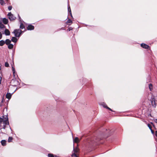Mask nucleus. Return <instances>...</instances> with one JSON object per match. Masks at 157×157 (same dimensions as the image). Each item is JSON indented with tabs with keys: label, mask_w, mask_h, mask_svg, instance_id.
I'll list each match as a JSON object with an SVG mask.
<instances>
[{
	"label": "nucleus",
	"mask_w": 157,
	"mask_h": 157,
	"mask_svg": "<svg viewBox=\"0 0 157 157\" xmlns=\"http://www.w3.org/2000/svg\"><path fill=\"white\" fill-rule=\"evenodd\" d=\"M34 26L32 25H29L27 27V29L28 30H33L34 29Z\"/></svg>",
	"instance_id": "obj_6"
},
{
	"label": "nucleus",
	"mask_w": 157,
	"mask_h": 157,
	"mask_svg": "<svg viewBox=\"0 0 157 157\" xmlns=\"http://www.w3.org/2000/svg\"><path fill=\"white\" fill-rule=\"evenodd\" d=\"M107 109L111 111L112 112H114V111H113V110H112L110 108L108 107H107Z\"/></svg>",
	"instance_id": "obj_34"
},
{
	"label": "nucleus",
	"mask_w": 157,
	"mask_h": 157,
	"mask_svg": "<svg viewBox=\"0 0 157 157\" xmlns=\"http://www.w3.org/2000/svg\"><path fill=\"white\" fill-rule=\"evenodd\" d=\"M23 32L24 31H22L21 29H14L12 33L14 34V36L16 37L19 38Z\"/></svg>",
	"instance_id": "obj_1"
},
{
	"label": "nucleus",
	"mask_w": 157,
	"mask_h": 157,
	"mask_svg": "<svg viewBox=\"0 0 157 157\" xmlns=\"http://www.w3.org/2000/svg\"><path fill=\"white\" fill-rule=\"evenodd\" d=\"M7 16L8 17L10 21H12L15 20L16 17L12 14L11 12H9L7 14Z\"/></svg>",
	"instance_id": "obj_2"
},
{
	"label": "nucleus",
	"mask_w": 157,
	"mask_h": 157,
	"mask_svg": "<svg viewBox=\"0 0 157 157\" xmlns=\"http://www.w3.org/2000/svg\"><path fill=\"white\" fill-rule=\"evenodd\" d=\"M15 91H14L13 92L12 94H11L10 93H8L6 95V98L8 99L9 100L10 99L11 97L12 96V94L15 92Z\"/></svg>",
	"instance_id": "obj_5"
},
{
	"label": "nucleus",
	"mask_w": 157,
	"mask_h": 157,
	"mask_svg": "<svg viewBox=\"0 0 157 157\" xmlns=\"http://www.w3.org/2000/svg\"><path fill=\"white\" fill-rule=\"evenodd\" d=\"M149 88L150 90H151L152 89V84L150 83L149 84Z\"/></svg>",
	"instance_id": "obj_23"
},
{
	"label": "nucleus",
	"mask_w": 157,
	"mask_h": 157,
	"mask_svg": "<svg viewBox=\"0 0 157 157\" xmlns=\"http://www.w3.org/2000/svg\"><path fill=\"white\" fill-rule=\"evenodd\" d=\"M6 120L3 121L4 125H6L9 124V122L8 121V119L7 116H6L5 118Z\"/></svg>",
	"instance_id": "obj_4"
},
{
	"label": "nucleus",
	"mask_w": 157,
	"mask_h": 157,
	"mask_svg": "<svg viewBox=\"0 0 157 157\" xmlns=\"http://www.w3.org/2000/svg\"><path fill=\"white\" fill-rule=\"evenodd\" d=\"M1 142L3 146H5L6 145V141L5 140H2Z\"/></svg>",
	"instance_id": "obj_13"
},
{
	"label": "nucleus",
	"mask_w": 157,
	"mask_h": 157,
	"mask_svg": "<svg viewBox=\"0 0 157 157\" xmlns=\"http://www.w3.org/2000/svg\"><path fill=\"white\" fill-rule=\"evenodd\" d=\"M2 22L5 24H7L8 23V20L6 18H4L2 19Z\"/></svg>",
	"instance_id": "obj_11"
},
{
	"label": "nucleus",
	"mask_w": 157,
	"mask_h": 157,
	"mask_svg": "<svg viewBox=\"0 0 157 157\" xmlns=\"http://www.w3.org/2000/svg\"><path fill=\"white\" fill-rule=\"evenodd\" d=\"M74 142L77 143L79 142L78 138L77 137H76L73 140Z\"/></svg>",
	"instance_id": "obj_16"
},
{
	"label": "nucleus",
	"mask_w": 157,
	"mask_h": 157,
	"mask_svg": "<svg viewBox=\"0 0 157 157\" xmlns=\"http://www.w3.org/2000/svg\"><path fill=\"white\" fill-rule=\"evenodd\" d=\"M107 131V129H106V130H105L106 132V131Z\"/></svg>",
	"instance_id": "obj_46"
},
{
	"label": "nucleus",
	"mask_w": 157,
	"mask_h": 157,
	"mask_svg": "<svg viewBox=\"0 0 157 157\" xmlns=\"http://www.w3.org/2000/svg\"><path fill=\"white\" fill-rule=\"evenodd\" d=\"M13 138L12 137H9L8 139V142H12Z\"/></svg>",
	"instance_id": "obj_22"
},
{
	"label": "nucleus",
	"mask_w": 157,
	"mask_h": 157,
	"mask_svg": "<svg viewBox=\"0 0 157 157\" xmlns=\"http://www.w3.org/2000/svg\"><path fill=\"white\" fill-rule=\"evenodd\" d=\"M147 126L150 130L151 129V127L150 124H148Z\"/></svg>",
	"instance_id": "obj_33"
},
{
	"label": "nucleus",
	"mask_w": 157,
	"mask_h": 157,
	"mask_svg": "<svg viewBox=\"0 0 157 157\" xmlns=\"http://www.w3.org/2000/svg\"><path fill=\"white\" fill-rule=\"evenodd\" d=\"M18 81L15 79H13L10 82L11 84L14 86H16L18 84Z\"/></svg>",
	"instance_id": "obj_3"
},
{
	"label": "nucleus",
	"mask_w": 157,
	"mask_h": 157,
	"mask_svg": "<svg viewBox=\"0 0 157 157\" xmlns=\"http://www.w3.org/2000/svg\"><path fill=\"white\" fill-rule=\"evenodd\" d=\"M79 151V149L77 147H76L75 148L73 147V151L74 152V153H75V154L77 153Z\"/></svg>",
	"instance_id": "obj_9"
},
{
	"label": "nucleus",
	"mask_w": 157,
	"mask_h": 157,
	"mask_svg": "<svg viewBox=\"0 0 157 157\" xmlns=\"http://www.w3.org/2000/svg\"><path fill=\"white\" fill-rule=\"evenodd\" d=\"M54 155L53 154L51 153H48V157H54Z\"/></svg>",
	"instance_id": "obj_24"
},
{
	"label": "nucleus",
	"mask_w": 157,
	"mask_h": 157,
	"mask_svg": "<svg viewBox=\"0 0 157 157\" xmlns=\"http://www.w3.org/2000/svg\"><path fill=\"white\" fill-rule=\"evenodd\" d=\"M1 65L0 64V71L1 70Z\"/></svg>",
	"instance_id": "obj_43"
},
{
	"label": "nucleus",
	"mask_w": 157,
	"mask_h": 157,
	"mask_svg": "<svg viewBox=\"0 0 157 157\" xmlns=\"http://www.w3.org/2000/svg\"><path fill=\"white\" fill-rule=\"evenodd\" d=\"M101 138H100V139L98 138L97 140H96L95 141H92L91 143H92V144H94V142L97 143L98 141L99 140H101Z\"/></svg>",
	"instance_id": "obj_25"
},
{
	"label": "nucleus",
	"mask_w": 157,
	"mask_h": 157,
	"mask_svg": "<svg viewBox=\"0 0 157 157\" xmlns=\"http://www.w3.org/2000/svg\"><path fill=\"white\" fill-rule=\"evenodd\" d=\"M18 17H19V21L20 22V23H21V22H22L21 18V17H20L19 14H18Z\"/></svg>",
	"instance_id": "obj_32"
},
{
	"label": "nucleus",
	"mask_w": 157,
	"mask_h": 157,
	"mask_svg": "<svg viewBox=\"0 0 157 157\" xmlns=\"http://www.w3.org/2000/svg\"><path fill=\"white\" fill-rule=\"evenodd\" d=\"M13 44H10L9 45H8V48L9 49H12L13 48Z\"/></svg>",
	"instance_id": "obj_15"
},
{
	"label": "nucleus",
	"mask_w": 157,
	"mask_h": 157,
	"mask_svg": "<svg viewBox=\"0 0 157 157\" xmlns=\"http://www.w3.org/2000/svg\"><path fill=\"white\" fill-rule=\"evenodd\" d=\"M72 23V21L70 19H68V20L67 21V22H66V23L67 24L69 23Z\"/></svg>",
	"instance_id": "obj_27"
},
{
	"label": "nucleus",
	"mask_w": 157,
	"mask_h": 157,
	"mask_svg": "<svg viewBox=\"0 0 157 157\" xmlns=\"http://www.w3.org/2000/svg\"><path fill=\"white\" fill-rule=\"evenodd\" d=\"M141 46L142 48L145 49H148L149 46L145 44L142 43L141 44Z\"/></svg>",
	"instance_id": "obj_7"
},
{
	"label": "nucleus",
	"mask_w": 157,
	"mask_h": 157,
	"mask_svg": "<svg viewBox=\"0 0 157 157\" xmlns=\"http://www.w3.org/2000/svg\"><path fill=\"white\" fill-rule=\"evenodd\" d=\"M5 66L6 67H8L9 66V64L7 62H6L5 63Z\"/></svg>",
	"instance_id": "obj_29"
},
{
	"label": "nucleus",
	"mask_w": 157,
	"mask_h": 157,
	"mask_svg": "<svg viewBox=\"0 0 157 157\" xmlns=\"http://www.w3.org/2000/svg\"><path fill=\"white\" fill-rule=\"evenodd\" d=\"M0 3L1 5H3L5 4V3L3 0H0Z\"/></svg>",
	"instance_id": "obj_28"
},
{
	"label": "nucleus",
	"mask_w": 157,
	"mask_h": 157,
	"mask_svg": "<svg viewBox=\"0 0 157 157\" xmlns=\"http://www.w3.org/2000/svg\"><path fill=\"white\" fill-rule=\"evenodd\" d=\"M5 128H6V125H4L3 126V128L4 129H5Z\"/></svg>",
	"instance_id": "obj_41"
},
{
	"label": "nucleus",
	"mask_w": 157,
	"mask_h": 157,
	"mask_svg": "<svg viewBox=\"0 0 157 157\" xmlns=\"http://www.w3.org/2000/svg\"><path fill=\"white\" fill-rule=\"evenodd\" d=\"M150 130L151 131V133L152 134H153L154 133V131H153L152 129H151Z\"/></svg>",
	"instance_id": "obj_39"
},
{
	"label": "nucleus",
	"mask_w": 157,
	"mask_h": 157,
	"mask_svg": "<svg viewBox=\"0 0 157 157\" xmlns=\"http://www.w3.org/2000/svg\"><path fill=\"white\" fill-rule=\"evenodd\" d=\"M5 44V41L3 40H1L0 41V46H2Z\"/></svg>",
	"instance_id": "obj_18"
},
{
	"label": "nucleus",
	"mask_w": 157,
	"mask_h": 157,
	"mask_svg": "<svg viewBox=\"0 0 157 157\" xmlns=\"http://www.w3.org/2000/svg\"><path fill=\"white\" fill-rule=\"evenodd\" d=\"M155 135L157 137V131H156L155 132Z\"/></svg>",
	"instance_id": "obj_37"
},
{
	"label": "nucleus",
	"mask_w": 157,
	"mask_h": 157,
	"mask_svg": "<svg viewBox=\"0 0 157 157\" xmlns=\"http://www.w3.org/2000/svg\"><path fill=\"white\" fill-rule=\"evenodd\" d=\"M12 70L13 71V75L14 76H15V70L14 68L13 67V66L12 65Z\"/></svg>",
	"instance_id": "obj_21"
},
{
	"label": "nucleus",
	"mask_w": 157,
	"mask_h": 157,
	"mask_svg": "<svg viewBox=\"0 0 157 157\" xmlns=\"http://www.w3.org/2000/svg\"><path fill=\"white\" fill-rule=\"evenodd\" d=\"M20 28L21 29H23L25 28V26H24L23 24L22 23V22H21V23H20Z\"/></svg>",
	"instance_id": "obj_20"
},
{
	"label": "nucleus",
	"mask_w": 157,
	"mask_h": 157,
	"mask_svg": "<svg viewBox=\"0 0 157 157\" xmlns=\"http://www.w3.org/2000/svg\"><path fill=\"white\" fill-rule=\"evenodd\" d=\"M3 28H5V26L1 22H0V29Z\"/></svg>",
	"instance_id": "obj_17"
},
{
	"label": "nucleus",
	"mask_w": 157,
	"mask_h": 157,
	"mask_svg": "<svg viewBox=\"0 0 157 157\" xmlns=\"http://www.w3.org/2000/svg\"><path fill=\"white\" fill-rule=\"evenodd\" d=\"M61 29H63V30H64V29L63 28H62Z\"/></svg>",
	"instance_id": "obj_45"
},
{
	"label": "nucleus",
	"mask_w": 157,
	"mask_h": 157,
	"mask_svg": "<svg viewBox=\"0 0 157 157\" xmlns=\"http://www.w3.org/2000/svg\"><path fill=\"white\" fill-rule=\"evenodd\" d=\"M2 35L1 32H0V39L2 38Z\"/></svg>",
	"instance_id": "obj_36"
},
{
	"label": "nucleus",
	"mask_w": 157,
	"mask_h": 157,
	"mask_svg": "<svg viewBox=\"0 0 157 157\" xmlns=\"http://www.w3.org/2000/svg\"><path fill=\"white\" fill-rule=\"evenodd\" d=\"M5 33L6 36H9L10 34V32L7 29H5Z\"/></svg>",
	"instance_id": "obj_10"
},
{
	"label": "nucleus",
	"mask_w": 157,
	"mask_h": 157,
	"mask_svg": "<svg viewBox=\"0 0 157 157\" xmlns=\"http://www.w3.org/2000/svg\"><path fill=\"white\" fill-rule=\"evenodd\" d=\"M72 29H73V28H71V27H69V28L68 29V30L69 31H70L71 30H72Z\"/></svg>",
	"instance_id": "obj_35"
},
{
	"label": "nucleus",
	"mask_w": 157,
	"mask_h": 157,
	"mask_svg": "<svg viewBox=\"0 0 157 157\" xmlns=\"http://www.w3.org/2000/svg\"><path fill=\"white\" fill-rule=\"evenodd\" d=\"M15 36L14 37H12L11 39V41H12L15 43H16L17 41V39Z\"/></svg>",
	"instance_id": "obj_8"
},
{
	"label": "nucleus",
	"mask_w": 157,
	"mask_h": 157,
	"mask_svg": "<svg viewBox=\"0 0 157 157\" xmlns=\"http://www.w3.org/2000/svg\"><path fill=\"white\" fill-rule=\"evenodd\" d=\"M54 157H60V156L57 155H55Z\"/></svg>",
	"instance_id": "obj_42"
},
{
	"label": "nucleus",
	"mask_w": 157,
	"mask_h": 157,
	"mask_svg": "<svg viewBox=\"0 0 157 157\" xmlns=\"http://www.w3.org/2000/svg\"><path fill=\"white\" fill-rule=\"evenodd\" d=\"M2 102H3V100H2Z\"/></svg>",
	"instance_id": "obj_47"
},
{
	"label": "nucleus",
	"mask_w": 157,
	"mask_h": 157,
	"mask_svg": "<svg viewBox=\"0 0 157 157\" xmlns=\"http://www.w3.org/2000/svg\"><path fill=\"white\" fill-rule=\"evenodd\" d=\"M5 41V44H6L7 45H8L9 44H10L11 42V40H10L9 39H6Z\"/></svg>",
	"instance_id": "obj_12"
},
{
	"label": "nucleus",
	"mask_w": 157,
	"mask_h": 157,
	"mask_svg": "<svg viewBox=\"0 0 157 157\" xmlns=\"http://www.w3.org/2000/svg\"><path fill=\"white\" fill-rule=\"evenodd\" d=\"M1 80H2V77L1 76H0V84L1 83Z\"/></svg>",
	"instance_id": "obj_38"
},
{
	"label": "nucleus",
	"mask_w": 157,
	"mask_h": 157,
	"mask_svg": "<svg viewBox=\"0 0 157 157\" xmlns=\"http://www.w3.org/2000/svg\"><path fill=\"white\" fill-rule=\"evenodd\" d=\"M72 157H78L76 154L75 153H72L71 155Z\"/></svg>",
	"instance_id": "obj_26"
},
{
	"label": "nucleus",
	"mask_w": 157,
	"mask_h": 157,
	"mask_svg": "<svg viewBox=\"0 0 157 157\" xmlns=\"http://www.w3.org/2000/svg\"><path fill=\"white\" fill-rule=\"evenodd\" d=\"M155 123H157V119H155Z\"/></svg>",
	"instance_id": "obj_40"
},
{
	"label": "nucleus",
	"mask_w": 157,
	"mask_h": 157,
	"mask_svg": "<svg viewBox=\"0 0 157 157\" xmlns=\"http://www.w3.org/2000/svg\"><path fill=\"white\" fill-rule=\"evenodd\" d=\"M68 10L69 13V14H70V15L71 16V17H72V14L71 13V8H70V7L68 5Z\"/></svg>",
	"instance_id": "obj_14"
},
{
	"label": "nucleus",
	"mask_w": 157,
	"mask_h": 157,
	"mask_svg": "<svg viewBox=\"0 0 157 157\" xmlns=\"http://www.w3.org/2000/svg\"><path fill=\"white\" fill-rule=\"evenodd\" d=\"M12 9V6H9L8 7V9L10 11Z\"/></svg>",
	"instance_id": "obj_31"
},
{
	"label": "nucleus",
	"mask_w": 157,
	"mask_h": 157,
	"mask_svg": "<svg viewBox=\"0 0 157 157\" xmlns=\"http://www.w3.org/2000/svg\"><path fill=\"white\" fill-rule=\"evenodd\" d=\"M4 120L2 118L0 117V124Z\"/></svg>",
	"instance_id": "obj_30"
},
{
	"label": "nucleus",
	"mask_w": 157,
	"mask_h": 157,
	"mask_svg": "<svg viewBox=\"0 0 157 157\" xmlns=\"http://www.w3.org/2000/svg\"><path fill=\"white\" fill-rule=\"evenodd\" d=\"M106 133V132H105L104 133H103L102 134L104 135V134H105Z\"/></svg>",
	"instance_id": "obj_44"
},
{
	"label": "nucleus",
	"mask_w": 157,
	"mask_h": 157,
	"mask_svg": "<svg viewBox=\"0 0 157 157\" xmlns=\"http://www.w3.org/2000/svg\"><path fill=\"white\" fill-rule=\"evenodd\" d=\"M101 105L103 106V107L105 108L106 109H107V107H108L106 104L104 102L102 103L101 104Z\"/></svg>",
	"instance_id": "obj_19"
}]
</instances>
